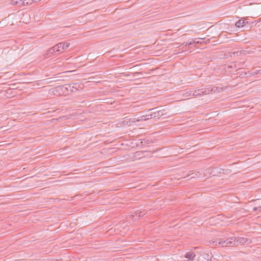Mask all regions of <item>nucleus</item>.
I'll return each instance as SVG.
<instances>
[{"label": "nucleus", "mask_w": 261, "mask_h": 261, "mask_svg": "<svg viewBox=\"0 0 261 261\" xmlns=\"http://www.w3.org/2000/svg\"><path fill=\"white\" fill-rule=\"evenodd\" d=\"M217 88L215 87L213 88H208L207 89H197L194 91H192L193 96L198 97L201 96L203 95H206L210 94L212 91H215L217 90Z\"/></svg>", "instance_id": "f257e3e1"}, {"label": "nucleus", "mask_w": 261, "mask_h": 261, "mask_svg": "<svg viewBox=\"0 0 261 261\" xmlns=\"http://www.w3.org/2000/svg\"><path fill=\"white\" fill-rule=\"evenodd\" d=\"M233 240H231V238H229V239H227L226 240L222 241L221 239H217L215 242H213V243L217 245L218 244L220 245L222 247H227V246H234L233 244Z\"/></svg>", "instance_id": "f03ea898"}, {"label": "nucleus", "mask_w": 261, "mask_h": 261, "mask_svg": "<svg viewBox=\"0 0 261 261\" xmlns=\"http://www.w3.org/2000/svg\"><path fill=\"white\" fill-rule=\"evenodd\" d=\"M231 240H233V245L234 246H238L239 245H245V244H249L251 243V240L249 239L245 238H236V237H232L231 238Z\"/></svg>", "instance_id": "7ed1b4c3"}, {"label": "nucleus", "mask_w": 261, "mask_h": 261, "mask_svg": "<svg viewBox=\"0 0 261 261\" xmlns=\"http://www.w3.org/2000/svg\"><path fill=\"white\" fill-rule=\"evenodd\" d=\"M61 51V49L59 48L58 44H56L54 46L50 48L46 51V55L48 56H50V55L53 54L55 52Z\"/></svg>", "instance_id": "20e7f679"}, {"label": "nucleus", "mask_w": 261, "mask_h": 261, "mask_svg": "<svg viewBox=\"0 0 261 261\" xmlns=\"http://www.w3.org/2000/svg\"><path fill=\"white\" fill-rule=\"evenodd\" d=\"M63 88L65 89L67 92H74L77 90V88L72 86L71 84H66L63 86Z\"/></svg>", "instance_id": "39448f33"}, {"label": "nucleus", "mask_w": 261, "mask_h": 261, "mask_svg": "<svg viewBox=\"0 0 261 261\" xmlns=\"http://www.w3.org/2000/svg\"><path fill=\"white\" fill-rule=\"evenodd\" d=\"M247 23H248V21H246V19L243 18L237 21L235 25L237 28H242L245 26Z\"/></svg>", "instance_id": "423d86ee"}, {"label": "nucleus", "mask_w": 261, "mask_h": 261, "mask_svg": "<svg viewBox=\"0 0 261 261\" xmlns=\"http://www.w3.org/2000/svg\"><path fill=\"white\" fill-rule=\"evenodd\" d=\"M58 44L59 45V48L61 49V51L62 50L66 49L67 48L69 47L70 45V43L68 42H60Z\"/></svg>", "instance_id": "0eeeda50"}, {"label": "nucleus", "mask_w": 261, "mask_h": 261, "mask_svg": "<svg viewBox=\"0 0 261 261\" xmlns=\"http://www.w3.org/2000/svg\"><path fill=\"white\" fill-rule=\"evenodd\" d=\"M124 121L126 122V124H127L128 125H130L133 123H134L136 122H138V120H137V117H136V116H135L134 117H133L132 118H129L128 120V121H127V119H126V120Z\"/></svg>", "instance_id": "6e6552de"}, {"label": "nucleus", "mask_w": 261, "mask_h": 261, "mask_svg": "<svg viewBox=\"0 0 261 261\" xmlns=\"http://www.w3.org/2000/svg\"><path fill=\"white\" fill-rule=\"evenodd\" d=\"M185 257L186 258H189L190 260H193L195 257V254L193 252H188L186 253Z\"/></svg>", "instance_id": "1a4fd4ad"}, {"label": "nucleus", "mask_w": 261, "mask_h": 261, "mask_svg": "<svg viewBox=\"0 0 261 261\" xmlns=\"http://www.w3.org/2000/svg\"><path fill=\"white\" fill-rule=\"evenodd\" d=\"M143 152L142 151H136L134 153V158H135L136 159H139L143 156Z\"/></svg>", "instance_id": "9d476101"}, {"label": "nucleus", "mask_w": 261, "mask_h": 261, "mask_svg": "<svg viewBox=\"0 0 261 261\" xmlns=\"http://www.w3.org/2000/svg\"><path fill=\"white\" fill-rule=\"evenodd\" d=\"M196 39H192V40L189 42H186V43H183L181 45L182 46V48H184L185 47H186L187 45H193L195 43H196Z\"/></svg>", "instance_id": "9b49d317"}, {"label": "nucleus", "mask_w": 261, "mask_h": 261, "mask_svg": "<svg viewBox=\"0 0 261 261\" xmlns=\"http://www.w3.org/2000/svg\"><path fill=\"white\" fill-rule=\"evenodd\" d=\"M201 176V174L199 172H192L190 174L188 175V177L191 176V178H196V177H200Z\"/></svg>", "instance_id": "f8f14e48"}, {"label": "nucleus", "mask_w": 261, "mask_h": 261, "mask_svg": "<svg viewBox=\"0 0 261 261\" xmlns=\"http://www.w3.org/2000/svg\"><path fill=\"white\" fill-rule=\"evenodd\" d=\"M154 112V114H155V116L158 118L161 117L164 115L163 111L162 110H160Z\"/></svg>", "instance_id": "ddd939ff"}, {"label": "nucleus", "mask_w": 261, "mask_h": 261, "mask_svg": "<svg viewBox=\"0 0 261 261\" xmlns=\"http://www.w3.org/2000/svg\"><path fill=\"white\" fill-rule=\"evenodd\" d=\"M198 39L200 40L199 41H196V44H202L203 43H204L205 44L209 42V40H207L205 41H204V38H198Z\"/></svg>", "instance_id": "4468645a"}, {"label": "nucleus", "mask_w": 261, "mask_h": 261, "mask_svg": "<svg viewBox=\"0 0 261 261\" xmlns=\"http://www.w3.org/2000/svg\"><path fill=\"white\" fill-rule=\"evenodd\" d=\"M147 116L146 115H143L137 117L138 121H146L145 117Z\"/></svg>", "instance_id": "2eb2a0df"}, {"label": "nucleus", "mask_w": 261, "mask_h": 261, "mask_svg": "<svg viewBox=\"0 0 261 261\" xmlns=\"http://www.w3.org/2000/svg\"><path fill=\"white\" fill-rule=\"evenodd\" d=\"M184 96L187 97L189 96H193L192 91H187L184 93Z\"/></svg>", "instance_id": "dca6fc26"}, {"label": "nucleus", "mask_w": 261, "mask_h": 261, "mask_svg": "<svg viewBox=\"0 0 261 261\" xmlns=\"http://www.w3.org/2000/svg\"><path fill=\"white\" fill-rule=\"evenodd\" d=\"M23 6L31 5L32 4V0H22Z\"/></svg>", "instance_id": "f3484780"}, {"label": "nucleus", "mask_w": 261, "mask_h": 261, "mask_svg": "<svg viewBox=\"0 0 261 261\" xmlns=\"http://www.w3.org/2000/svg\"><path fill=\"white\" fill-rule=\"evenodd\" d=\"M244 51V50L237 51L232 53V54L234 56H239L241 55Z\"/></svg>", "instance_id": "a211bd4d"}, {"label": "nucleus", "mask_w": 261, "mask_h": 261, "mask_svg": "<svg viewBox=\"0 0 261 261\" xmlns=\"http://www.w3.org/2000/svg\"><path fill=\"white\" fill-rule=\"evenodd\" d=\"M147 116H150L149 118H155L156 117L155 116V114H154V112L151 113L149 114H146Z\"/></svg>", "instance_id": "6ab92c4d"}, {"label": "nucleus", "mask_w": 261, "mask_h": 261, "mask_svg": "<svg viewBox=\"0 0 261 261\" xmlns=\"http://www.w3.org/2000/svg\"><path fill=\"white\" fill-rule=\"evenodd\" d=\"M17 2L18 3V6L19 7H21V6H23V3H22V0H18L17 1Z\"/></svg>", "instance_id": "aec40b11"}, {"label": "nucleus", "mask_w": 261, "mask_h": 261, "mask_svg": "<svg viewBox=\"0 0 261 261\" xmlns=\"http://www.w3.org/2000/svg\"><path fill=\"white\" fill-rule=\"evenodd\" d=\"M258 74H259V73H258V70H255L254 71H253L252 73H251V74L253 75H256Z\"/></svg>", "instance_id": "412c9836"}, {"label": "nucleus", "mask_w": 261, "mask_h": 261, "mask_svg": "<svg viewBox=\"0 0 261 261\" xmlns=\"http://www.w3.org/2000/svg\"><path fill=\"white\" fill-rule=\"evenodd\" d=\"M40 1H41V0H32V3H38Z\"/></svg>", "instance_id": "4be33fe9"}, {"label": "nucleus", "mask_w": 261, "mask_h": 261, "mask_svg": "<svg viewBox=\"0 0 261 261\" xmlns=\"http://www.w3.org/2000/svg\"><path fill=\"white\" fill-rule=\"evenodd\" d=\"M149 117L150 116H146L145 120H149V119H151V118H149Z\"/></svg>", "instance_id": "5701e85b"}, {"label": "nucleus", "mask_w": 261, "mask_h": 261, "mask_svg": "<svg viewBox=\"0 0 261 261\" xmlns=\"http://www.w3.org/2000/svg\"><path fill=\"white\" fill-rule=\"evenodd\" d=\"M258 73H259V74H261V68L258 70Z\"/></svg>", "instance_id": "b1692460"}, {"label": "nucleus", "mask_w": 261, "mask_h": 261, "mask_svg": "<svg viewBox=\"0 0 261 261\" xmlns=\"http://www.w3.org/2000/svg\"><path fill=\"white\" fill-rule=\"evenodd\" d=\"M141 213H142L141 212L140 213V214L138 216L139 217H141L143 216V215H142Z\"/></svg>", "instance_id": "393cba45"}, {"label": "nucleus", "mask_w": 261, "mask_h": 261, "mask_svg": "<svg viewBox=\"0 0 261 261\" xmlns=\"http://www.w3.org/2000/svg\"><path fill=\"white\" fill-rule=\"evenodd\" d=\"M154 109H149L148 111H151V110H154Z\"/></svg>", "instance_id": "a878e982"}]
</instances>
